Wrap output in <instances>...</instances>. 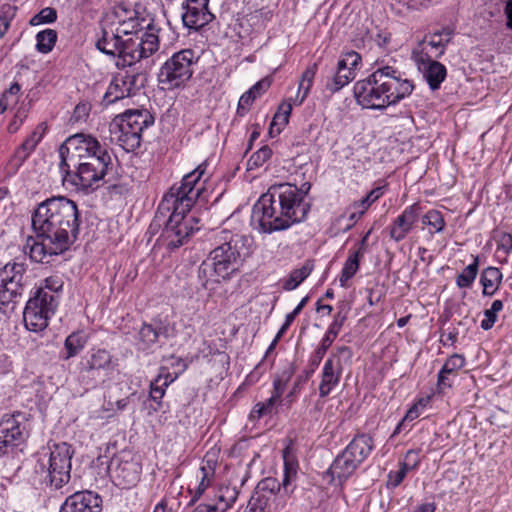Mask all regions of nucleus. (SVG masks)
Segmentation results:
<instances>
[{"label":"nucleus","instance_id":"nucleus-10","mask_svg":"<svg viewBox=\"0 0 512 512\" xmlns=\"http://www.w3.org/2000/svg\"><path fill=\"white\" fill-rule=\"evenodd\" d=\"M112 167V157H103L100 162H80L75 166L60 169L64 185L77 190L90 188L94 183L102 180Z\"/></svg>","mask_w":512,"mask_h":512},{"label":"nucleus","instance_id":"nucleus-19","mask_svg":"<svg viewBox=\"0 0 512 512\" xmlns=\"http://www.w3.org/2000/svg\"><path fill=\"white\" fill-rule=\"evenodd\" d=\"M209 0H187L182 8V21L185 27L190 30H199L209 24L214 15L209 10Z\"/></svg>","mask_w":512,"mask_h":512},{"label":"nucleus","instance_id":"nucleus-63","mask_svg":"<svg viewBox=\"0 0 512 512\" xmlns=\"http://www.w3.org/2000/svg\"><path fill=\"white\" fill-rule=\"evenodd\" d=\"M89 115V106L87 104H78L73 112L72 119L74 122L86 120Z\"/></svg>","mask_w":512,"mask_h":512},{"label":"nucleus","instance_id":"nucleus-23","mask_svg":"<svg viewBox=\"0 0 512 512\" xmlns=\"http://www.w3.org/2000/svg\"><path fill=\"white\" fill-rule=\"evenodd\" d=\"M342 375V363L339 357H329L323 366L321 382L319 384V395L327 397L335 387L338 386Z\"/></svg>","mask_w":512,"mask_h":512},{"label":"nucleus","instance_id":"nucleus-52","mask_svg":"<svg viewBox=\"0 0 512 512\" xmlns=\"http://www.w3.org/2000/svg\"><path fill=\"white\" fill-rule=\"evenodd\" d=\"M272 156V150L268 146H263L256 152H254L248 160L250 168L260 167Z\"/></svg>","mask_w":512,"mask_h":512},{"label":"nucleus","instance_id":"nucleus-21","mask_svg":"<svg viewBox=\"0 0 512 512\" xmlns=\"http://www.w3.org/2000/svg\"><path fill=\"white\" fill-rule=\"evenodd\" d=\"M421 214V206L414 203L406 207L403 212L389 226V236L395 242H400L412 231Z\"/></svg>","mask_w":512,"mask_h":512},{"label":"nucleus","instance_id":"nucleus-56","mask_svg":"<svg viewBox=\"0 0 512 512\" xmlns=\"http://www.w3.org/2000/svg\"><path fill=\"white\" fill-rule=\"evenodd\" d=\"M408 472H409L408 468L404 467L400 463V469L399 470H397V471H390L388 473L387 487L388 488H396V487H398L402 483V481L404 480V478L406 477Z\"/></svg>","mask_w":512,"mask_h":512},{"label":"nucleus","instance_id":"nucleus-50","mask_svg":"<svg viewBox=\"0 0 512 512\" xmlns=\"http://www.w3.org/2000/svg\"><path fill=\"white\" fill-rule=\"evenodd\" d=\"M63 288V281L57 276H51L44 280L43 284L36 290H43L58 301L57 293Z\"/></svg>","mask_w":512,"mask_h":512},{"label":"nucleus","instance_id":"nucleus-29","mask_svg":"<svg viewBox=\"0 0 512 512\" xmlns=\"http://www.w3.org/2000/svg\"><path fill=\"white\" fill-rule=\"evenodd\" d=\"M178 373L171 374L166 367H160L158 376L150 385V397L153 401L158 402L165 394V389L176 380Z\"/></svg>","mask_w":512,"mask_h":512},{"label":"nucleus","instance_id":"nucleus-27","mask_svg":"<svg viewBox=\"0 0 512 512\" xmlns=\"http://www.w3.org/2000/svg\"><path fill=\"white\" fill-rule=\"evenodd\" d=\"M26 267L24 263L8 262L0 268V281L24 289Z\"/></svg>","mask_w":512,"mask_h":512},{"label":"nucleus","instance_id":"nucleus-49","mask_svg":"<svg viewBox=\"0 0 512 512\" xmlns=\"http://www.w3.org/2000/svg\"><path fill=\"white\" fill-rule=\"evenodd\" d=\"M158 332L149 324H143L139 330V340L142 344V349H147L155 344L158 340Z\"/></svg>","mask_w":512,"mask_h":512},{"label":"nucleus","instance_id":"nucleus-45","mask_svg":"<svg viewBox=\"0 0 512 512\" xmlns=\"http://www.w3.org/2000/svg\"><path fill=\"white\" fill-rule=\"evenodd\" d=\"M334 338L330 337L329 335H324V337L321 340L320 345L316 348L315 352L310 358V366L312 367V370L317 368L319 364L321 363L323 357L325 356L327 350L334 342Z\"/></svg>","mask_w":512,"mask_h":512},{"label":"nucleus","instance_id":"nucleus-36","mask_svg":"<svg viewBox=\"0 0 512 512\" xmlns=\"http://www.w3.org/2000/svg\"><path fill=\"white\" fill-rule=\"evenodd\" d=\"M479 270V257L476 256L473 262L465 267L456 277V285L458 288H471Z\"/></svg>","mask_w":512,"mask_h":512},{"label":"nucleus","instance_id":"nucleus-51","mask_svg":"<svg viewBox=\"0 0 512 512\" xmlns=\"http://www.w3.org/2000/svg\"><path fill=\"white\" fill-rule=\"evenodd\" d=\"M16 8L11 5H4L0 11V39L6 34L10 27L11 20L15 16Z\"/></svg>","mask_w":512,"mask_h":512},{"label":"nucleus","instance_id":"nucleus-14","mask_svg":"<svg viewBox=\"0 0 512 512\" xmlns=\"http://www.w3.org/2000/svg\"><path fill=\"white\" fill-rule=\"evenodd\" d=\"M103 146L99 141L85 134H75L66 139V141L59 148L60 156V169L75 166L80 163L82 158H87L93 153H97L98 149Z\"/></svg>","mask_w":512,"mask_h":512},{"label":"nucleus","instance_id":"nucleus-38","mask_svg":"<svg viewBox=\"0 0 512 512\" xmlns=\"http://www.w3.org/2000/svg\"><path fill=\"white\" fill-rule=\"evenodd\" d=\"M362 258L357 256V254L350 253L348 258L346 259L341 274L339 276L340 286L346 288L347 282L354 277L360 267V260Z\"/></svg>","mask_w":512,"mask_h":512},{"label":"nucleus","instance_id":"nucleus-1","mask_svg":"<svg viewBox=\"0 0 512 512\" xmlns=\"http://www.w3.org/2000/svg\"><path fill=\"white\" fill-rule=\"evenodd\" d=\"M35 236H29L24 252L37 263L66 252L79 234V212L74 201L57 196L41 202L31 216Z\"/></svg>","mask_w":512,"mask_h":512},{"label":"nucleus","instance_id":"nucleus-18","mask_svg":"<svg viewBox=\"0 0 512 512\" xmlns=\"http://www.w3.org/2000/svg\"><path fill=\"white\" fill-rule=\"evenodd\" d=\"M413 59L417 65L418 70L422 73L424 79L433 91L438 90L442 82L446 79V67L432 59V56L426 51H413Z\"/></svg>","mask_w":512,"mask_h":512},{"label":"nucleus","instance_id":"nucleus-11","mask_svg":"<svg viewBox=\"0 0 512 512\" xmlns=\"http://www.w3.org/2000/svg\"><path fill=\"white\" fill-rule=\"evenodd\" d=\"M57 306L58 301L52 296L43 290H35L23 311V321L27 330L35 333L45 330Z\"/></svg>","mask_w":512,"mask_h":512},{"label":"nucleus","instance_id":"nucleus-39","mask_svg":"<svg viewBox=\"0 0 512 512\" xmlns=\"http://www.w3.org/2000/svg\"><path fill=\"white\" fill-rule=\"evenodd\" d=\"M86 343V336L82 332L71 333L67 336L64 342V347L67 351V355L64 359H69L79 354V352L85 347Z\"/></svg>","mask_w":512,"mask_h":512},{"label":"nucleus","instance_id":"nucleus-4","mask_svg":"<svg viewBox=\"0 0 512 512\" xmlns=\"http://www.w3.org/2000/svg\"><path fill=\"white\" fill-rule=\"evenodd\" d=\"M254 250V239L251 235L221 230L215 235V247L198 270L199 278H206L202 283L207 287L208 276H214V282L229 280L238 273L243 262Z\"/></svg>","mask_w":512,"mask_h":512},{"label":"nucleus","instance_id":"nucleus-9","mask_svg":"<svg viewBox=\"0 0 512 512\" xmlns=\"http://www.w3.org/2000/svg\"><path fill=\"white\" fill-rule=\"evenodd\" d=\"M47 461L39 460L42 472L46 473V484L54 489H61L71 478V460L74 455L72 446L66 442L49 446Z\"/></svg>","mask_w":512,"mask_h":512},{"label":"nucleus","instance_id":"nucleus-32","mask_svg":"<svg viewBox=\"0 0 512 512\" xmlns=\"http://www.w3.org/2000/svg\"><path fill=\"white\" fill-rule=\"evenodd\" d=\"M126 90L128 89L125 80H123L121 73H119L112 79L110 85L108 86V89L103 97V102L109 105L125 97L132 96L131 94H126Z\"/></svg>","mask_w":512,"mask_h":512},{"label":"nucleus","instance_id":"nucleus-46","mask_svg":"<svg viewBox=\"0 0 512 512\" xmlns=\"http://www.w3.org/2000/svg\"><path fill=\"white\" fill-rule=\"evenodd\" d=\"M384 194V187H376L372 189L364 198L359 201L354 202L351 205V209L360 208L362 212H366V210L376 202L382 195Z\"/></svg>","mask_w":512,"mask_h":512},{"label":"nucleus","instance_id":"nucleus-6","mask_svg":"<svg viewBox=\"0 0 512 512\" xmlns=\"http://www.w3.org/2000/svg\"><path fill=\"white\" fill-rule=\"evenodd\" d=\"M154 123L147 110H129L114 118L110 124V140L126 152L139 148L144 129Z\"/></svg>","mask_w":512,"mask_h":512},{"label":"nucleus","instance_id":"nucleus-20","mask_svg":"<svg viewBox=\"0 0 512 512\" xmlns=\"http://www.w3.org/2000/svg\"><path fill=\"white\" fill-rule=\"evenodd\" d=\"M101 496L90 490L76 491L66 498L60 512H101Z\"/></svg>","mask_w":512,"mask_h":512},{"label":"nucleus","instance_id":"nucleus-35","mask_svg":"<svg viewBox=\"0 0 512 512\" xmlns=\"http://www.w3.org/2000/svg\"><path fill=\"white\" fill-rule=\"evenodd\" d=\"M215 467H216V462L208 459V456H206L204 459V464L200 468L202 476H201V480L196 488V492L193 497V500L198 499L205 492V490L210 486L211 482L214 479Z\"/></svg>","mask_w":512,"mask_h":512},{"label":"nucleus","instance_id":"nucleus-58","mask_svg":"<svg viewBox=\"0 0 512 512\" xmlns=\"http://www.w3.org/2000/svg\"><path fill=\"white\" fill-rule=\"evenodd\" d=\"M454 377L455 375L442 373L440 370L437 376V392L443 394L446 389H450L453 385Z\"/></svg>","mask_w":512,"mask_h":512},{"label":"nucleus","instance_id":"nucleus-25","mask_svg":"<svg viewBox=\"0 0 512 512\" xmlns=\"http://www.w3.org/2000/svg\"><path fill=\"white\" fill-rule=\"evenodd\" d=\"M452 29L446 27L441 31L433 33L429 39H425L422 43L423 47L420 51H427L432 59L440 58L446 50V46L452 39Z\"/></svg>","mask_w":512,"mask_h":512},{"label":"nucleus","instance_id":"nucleus-31","mask_svg":"<svg viewBox=\"0 0 512 512\" xmlns=\"http://www.w3.org/2000/svg\"><path fill=\"white\" fill-rule=\"evenodd\" d=\"M313 269V262L307 260L302 265V267L294 269L290 272L289 276L286 279H284L282 288L285 291H291L296 289L306 278L309 277Z\"/></svg>","mask_w":512,"mask_h":512},{"label":"nucleus","instance_id":"nucleus-55","mask_svg":"<svg viewBox=\"0 0 512 512\" xmlns=\"http://www.w3.org/2000/svg\"><path fill=\"white\" fill-rule=\"evenodd\" d=\"M121 75L123 77V80H125L128 89L126 90V94H131L133 96L143 86V83L140 82L141 76L139 74H131L125 72L121 73Z\"/></svg>","mask_w":512,"mask_h":512},{"label":"nucleus","instance_id":"nucleus-54","mask_svg":"<svg viewBox=\"0 0 512 512\" xmlns=\"http://www.w3.org/2000/svg\"><path fill=\"white\" fill-rule=\"evenodd\" d=\"M347 319V312L342 308L334 315L333 322L329 325L326 335L336 339L344 322Z\"/></svg>","mask_w":512,"mask_h":512},{"label":"nucleus","instance_id":"nucleus-60","mask_svg":"<svg viewBox=\"0 0 512 512\" xmlns=\"http://www.w3.org/2000/svg\"><path fill=\"white\" fill-rule=\"evenodd\" d=\"M420 462H421V459L419 457V453L415 450H409V451H407V453L405 455V459L403 462H401V464L404 467H407L408 471L410 472V471L416 469L419 466Z\"/></svg>","mask_w":512,"mask_h":512},{"label":"nucleus","instance_id":"nucleus-3","mask_svg":"<svg viewBox=\"0 0 512 512\" xmlns=\"http://www.w3.org/2000/svg\"><path fill=\"white\" fill-rule=\"evenodd\" d=\"M310 205L303 202V192L289 183L271 186L254 204L251 222L260 233L271 234L303 221Z\"/></svg>","mask_w":512,"mask_h":512},{"label":"nucleus","instance_id":"nucleus-57","mask_svg":"<svg viewBox=\"0 0 512 512\" xmlns=\"http://www.w3.org/2000/svg\"><path fill=\"white\" fill-rule=\"evenodd\" d=\"M272 17V12L265 9H259L248 15L247 21L252 25L259 24L264 26L266 21H269Z\"/></svg>","mask_w":512,"mask_h":512},{"label":"nucleus","instance_id":"nucleus-41","mask_svg":"<svg viewBox=\"0 0 512 512\" xmlns=\"http://www.w3.org/2000/svg\"><path fill=\"white\" fill-rule=\"evenodd\" d=\"M279 403L273 400L271 397L265 402L256 403L249 414L250 421H258L265 416L272 415L274 409Z\"/></svg>","mask_w":512,"mask_h":512},{"label":"nucleus","instance_id":"nucleus-64","mask_svg":"<svg viewBox=\"0 0 512 512\" xmlns=\"http://www.w3.org/2000/svg\"><path fill=\"white\" fill-rule=\"evenodd\" d=\"M20 91L21 86L17 82H14L11 84L9 89L3 92L2 96L6 97V100H12L14 104L17 102Z\"/></svg>","mask_w":512,"mask_h":512},{"label":"nucleus","instance_id":"nucleus-30","mask_svg":"<svg viewBox=\"0 0 512 512\" xmlns=\"http://www.w3.org/2000/svg\"><path fill=\"white\" fill-rule=\"evenodd\" d=\"M238 490L232 486H221L215 493L214 502L210 503L214 505L219 512H226L238 498Z\"/></svg>","mask_w":512,"mask_h":512},{"label":"nucleus","instance_id":"nucleus-37","mask_svg":"<svg viewBox=\"0 0 512 512\" xmlns=\"http://www.w3.org/2000/svg\"><path fill=\"white\" fill-rule=\"evenodd\" d=\"M278 503L269 501L263 494H253L248 501L245 512H277Z\"/></svg>","mask_w":512,"mask_h":512},{"label":"nucleus","instance_id":"nucleus-43","mask_svg":"<svg viewBox=\"0 0 512 512\" xmlns=\"http://www.w3.org/2000/svg\"><path fill=\"white\" fill-rule=\"evenodd\" d=\"M422 224L430 227V233H440L445 227V221L442 214L437 210H429L422 217Z\"/></svg>","mask_w":512,"mask_h":512},{"label":"nucleus","instance_id":"nucleus-16","mask_svg":"<svg viewBox=\"0 0 512 512\" xmlns=\"http://www.w3.org/2000/svg\"><path fill=\"white\" fill-rule=\"evenodd\" d=\"M379 68L382 75L384 92L387 95V107L399 103L413 92L414 85L412 81L404 78V73L389 65Z\"/></svg>","mask_w":512,"mask_h":512},{"label":"nucleus","instance_id":"nucleus-15","mask_svg":"<svg viewBox=\"0 0 512 512\" xmlns=\"http://www.w3.org/2000/svg\"><path fill=\"white\" fill-rule=\"evenodd\" d=\"M117 367V360L104 348H92L79 364V373L83 380L93 381L95 386L98 382L96 377L101 372L109 376Z\"/></svg>","mask_w":512,"mask_h":512},{"label":"nucleus","instance_id":"nucleus-48","mask_svg":"<svg viewBox=\"0 0 512 512\" xmlns=\"http://www.w3.org/2000/svg\"><path fill=\"white\" fill-rule=\"evenodd\" d=\"M57 20V11L52 7L43 8L39 13L34 15L29 24L31 26H38L41 24L53 23Z\"/></svg>","mask_w":512,"mask_h":512},{"label":"nucleus","instance_id":"nucleus-34","mask_svg":"<svg viewBox=\"0 0 512 512\" xmlns=\"http://www.w3.org/2000/svg\"><path fill=\"white\" fill-rule=\"evenodd\" d=\"M356 77L355 72H351L346 68L340 67L337 64V70L332 78L328 79L325 87L331 93H336L344 86L349 84Z\"/></svg>","mask_w":512,"mask_h":512},{"label":"nucleus","instance_id":"nucleus-17","mask_svg":"<svg viewBox=\"0 0 512 512\" xmlns=\"http://www.w3.org/2000/svg\"><path fill=\"white\" fill-rule=\"evenodd\" d=\"M28 435L29 424L24 413L4 415L0 422V450L21 445Z\"/></svg>","mask_w":512,"mask_h":512},{"label":"nucleus","instance_id":"nucleus-13","mask_svg":"<svg viewBox=\"0 0 512 512\" xmlns=\"http://www.w3.org/2000/svg\"><path fill=\"white\" fill-rule=\"evenodd\" d=\"M142 467L139 458L129 451L114 456L108 466V473L114 484L120 488H130L140 480Z\"/></svg>","mask_w":512,"mask_h":512},{"label":"nucleus","instance_id":"nucleus-61","mask_svg":"<svg viewBox=\"0 0 512 512\" xmlns=\"http://www.w3.org/2000/svg\"><path fill=\"white\" fill-rule=\"evenodd\" d=\"M286 383L287 380H284L282 378H277L273 382V392L271 398L278 403L281 402V397L286 389Z\"/></svg>","mask_w":512,"mask_h":512},{"label":"nucleus","instance_id":"nucleus-59","mask_svg":"<svg viewBox=\"0 0 512 512\" xmlns=\"http://www.w3.org/2000/svg\"><path fill=\"white\" fill-rule=\"evenodd\" d=\"M256 98V94H254V92L251 89L245 92L239 99L238 113L243 115L244 112L252 105Z\"/></svg>","mask_w":512,"mask_h":512},{"label":"nucleus","instance_id":"nucleus-33","mask_svg":"<svg viewBox=\"0 0 512 512\" xmlns=\"http://www.w3.org/2000/svg\"><path fill=\"white\" fill-rule=\"evenodd\" d=\"M317 69V64L313 63L312 65L308 66L303 72L298 88V94L293 100L294 105L300 106L308 96L313 85V80L317 73Z\"/></svg>","mask_w":512,"mask_h":512},{"label":"nucleus","instance_id":"nucleus-5","mask_svg":"<svg viewBox=\"0 0 512 512\" xmlns=\"http://www.w3.org/2000/svg\"><path fill=\"white\" fill-rule=\"evenodd\" d=\"M114 24L104 26L102 35L96 42V47L101 52L117 56V67L124 68L131 66L141 59L153 55L159 48L158 35L153 32V28L147 26L150 31L144 32L141 37L134 40L133 37L123 39L113 29Z\"/></svg>","mask_w":512,"mask_h":512},{"label":"nucleus","instance_id":"nucleus-24","mask_svg":"<svg viewBox=\"0 0 512 512\" xmlns=\"http://www.w3.org/2000/svg\"><path fill=\"white\" fill-rule=\"evenodd\" d=\"M145 19H140L137 16H130L127 19H119L117 23H113V29L116 33L119 34L120 37L129 36L133 37L134 40L137 37H141L144 32L150 31L147 26L153 28V32L157 35L158 30L154 27V25L149 22L145 24Z\"/></svg>","mask_w":512,"mask_h":512},{"label":"nucleus","instance_id":"nucleus-8","mask_svg":"<svg viewBox=\"0 0 512 512\" xmlns=\"http://www.w3.org/2000/svg\"><path fill=\"white\" fill-rule=\"evenodd\" d=\"M198 60L199 56L192 49H182L173 53L160 67L159 84L166 90L184 87L191 79Z\"/></svg>","mask_w":512,"mask_h":512},{"label":"nucleus","instance_id":"nucleus-42","mask_svg":"<svg viewBox=\"0 0 512 512\" xmlns=\"http://www.w3.org/2000/svg\"><path fill=\"white\" fill-rule=\"evenodd\" d=\"M504 304L502 300H494L489 309L484 311V318L481 321L480 327L488 331L498 320V313L503 310Z\"/></svg>","mask_w":512,"mask_h":512},{"label":"nucleus","instance_id":"nucleus-7","mask_svg":"<svg viewBox=\"0 0 512 512\" xmlns=\"http://www.w3.org/2000/svg\"><path fill=\"white\" fill-rule=\"evenodd\" d=\"M374 449L373 437L367 433L357 434L346 448L334 459L327 473L339 482L346 481L369 457Z\"/></svg>","mask_w":512,"mask_h":512},{"label":"nucleus","instance_id":"nucleus-53","mask_svg":"<svg viewBox=\"0 0 512 512\" xmlns=\"http://www.w3.org/2000/svg\"><path fill=\"white\" fill-rule=\"evenodd\" d=\"M361 63V56L356 51H349L343 55V57L338 61V65L340 67L346 68L351 72H355L358 66Z\"/></svg>","mask_w":512,"mask_h":512},{"label":"nucleus","instance_id":"nucleus-62","mask_svg":"<svg viewBox=\"0 0 512 512\" xmlns=\"http://www.w3.org/2000/svg\"><path fill=\"white\" fill-rule=\"evenodd\" d=\"M497 249L508 255L512 251V234L502 233L498 240Z\"/></svg>","mask_w":512,"mask_h":512},{"label":"nucleus","instance_id":"nucleus-40","mask_svg":"<svg viewBox=\"0 0 512 512\" xmlns=\"http://www.w3.org/2000/svg\"><path fill=\"white\" fill-rule=\"evenodd\" d=\"M57 41V32L53 29H45L36 35V50L47 54L52 51Z\"/></svg>","mask_w":512,"mask_h":512},{"label":"nucleus","instance_id":"nucleus-22","mask_svg":"<svg viewBox=\"0 0 512 512\" xmlns=\"http://www.w3.org/2000/svg\"><path fill=\"white\" fill-rule=\"evenodd\" d=\"M297 474L296 464L285 459L284 463V477L280 484L277 479L268 477L260 481L256 487L254 494H263L269 501L277 503V493L280 492L281 486L287 490L289 484L295 479Z\"/></svg>","mask_w":512,"mask_h":512},{"label":"nucleus","instance_id":"nucleus-28","mask_svg":"<svg viewBox=\"0 0 512 512\" xmlns=\"http://www.w3.org/2000/svg\"><path fill=\"white\" fill-rule=\"evenodd\" d=\"M503 274L499 268L489 266L480 275L483 296H493L502 284Z\"/></svg>","mask_w":512,"mask_h":512},{"label":"nucleus","instance_id":"nucleus-26","mask_svg":"<svg viewBox=\"0 0 512 512\" xmlns=\"http://www.w3.org/2000/svg\"><path fill=\"white\" fill-rule=\"evenodd\" d=\"M47 131L46 123H39L31 134L23 141L14 153V159L18 165L24 163V161L34 152L37 145L41 142Z\"/></svg>","mask_w":512,"mask_h":512},{"label":"nucleus","instance_id":"nucleus-44","mask_svg":"<svg viewBox=\"0 0 512 512\" xmlns=\"http://www.w3.org/2000/svg\"><path fill=\"white\" fill-rule=\"evenodd\" d=\"M292 103L291 102H283L280 104L278 111L273 117L271 127H270V133L273 131L274 126H278V133L281 131V129L288 124L289 116L292 111Z\"/></svg>","mask_w":512,"mask_h":512},{"label":"nucleus","instance_id":"nucleus-47","mask_svg":"<svg viewBox=\"0 0 512 512\" xmlns=\"http://www.w3.org/2000/svg\"><path fill=\"white\" fill-rule=\"evenodd\" d=\"M466 364V359L461 354L451 355L440 369L442 373L457 375V372L462 369Z\"/></svg>","mask_w":512,"mask_h":512},{"label":"nucleus","instance_id":"nucleus-12","mask_svg":"<svg viewBox=\"0 0 512 512\" xmlns=\"http://www.w3.org/2000/svg\"><path fill=\"white\" fill-rule=\"evenodd\" d=\"M354 96L359 105L366 109L387 108L382 75L378 67L367 78L357 81L353 88Z\"/></svg>","mask_w":512,"mask_h":512},{"label":"nucleus","instance_id":"nucleus-2","mask_svg":"<svg viewBox=\"0 0 512 512\" xmlns=\"http://www.w3.org/2000/svg\"><path fill=\"white\" fill-rule=\"evenodd\" d=\"M206 164H200L194 171L185 175L180 186H173L161 200L155 221L165 223L162 239L167 248L176 249L184 245L198 227L197 219L189 215L196 200L204 190L200 181L205 173Z\"/></svg>","mask_w":512,"mask_h":512}]
</instances>
